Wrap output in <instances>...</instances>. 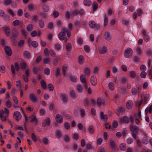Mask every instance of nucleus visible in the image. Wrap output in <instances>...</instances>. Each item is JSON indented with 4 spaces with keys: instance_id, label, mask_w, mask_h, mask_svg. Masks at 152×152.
Instances as JSON below:
<instances>
[{
    "instance_id": "f257e3e1",
    "label": "nucleus",
    "mask_w": 152,
    "mask_h": 152,
    "mask_svg": "<svg viewBox=\"0 0 152 152\" xmlns=\"http://www.w3.org/2000/svg\"><path fill=\"white\" fill-rule=\"evenodd\" d=\"M130 121L132 124L133 123L134 118L132 116H131L129 118L126 116H124L122 118L120 119V122L122 123L124 122L126 124H128Z\"/></svg>"
},
{
    "instance_id": "f03ea898",
    "label": "nucleus",
    "mask_w": 152,
    "mask_h": 152,
    "mask_svg": "<svg viewBox=\"0 0 152 152\" xmlns=\"http://www.w3.org/2000/svg\"><path fill=\"white\" fill-rule=\"evenodd\" d=\"M133 53L132 49L131 48H128L125 50L124 56L126 58H130L132 57Z\"/></svg>"
},
{
    "instance_id": "7ed1b4c3",
    "label": "nucleus",
    "mask_w": 152,
    "mask_h": 152,
    "mask_svg": "<svg viewBox=\"0 0 152 152\" xmlns=\"http://www.w3.org/2000/svg\"><path fill=\"white\" fill-rule=\"evenodd\" d=\"M150 95L148 94H145L143 99H141L140 101L138 104H147L148 100L149 98Z\"/></svg>"
},
{
    "instance_id": "20e7f679",
    "label": "nucleus",
    "mask_w": 152,
    "mask_h": 152,
    "mask_svg": "<svg viewBox=\"0 0 152 152\" xmlns=\"http://www.w3.org/2000/svg\"><path fill=\"white\" fill-rule=\"evenodd\" d=\"M13 118L16 120L18 121L21 119V115L20 113L18 111L15 112L13 114Z\"/></svg>"
},
{
    "instance_id": "39448f33",
    "label": "nucleus",
    "mask_w": 152,
    "mask_h": 152,
    "mask_svg": "<svg viewBox=\"0 0 152 152\" xmlns=\"http://www.w3.org/2000/svg\"><path fill=\"white\" fill-rule=\"evenodd\" d=\"M50 123V120L48 118H47L45 120L43 121L42 125L43 127H45L46 126H49Z\"/></svg>"
},
{
    "instance_id": "423d86ee",
    "label": "nucleus",
    "mask_w": 152,
    "mask_h": 152,
    "mask_svg": "<svg viewBox=\"0 0 152 152\" xmlns=\"http://www.w3.org/2000/svg\"><path fill=\"white\" fill-rule=\"evenodd\" d=\"M4 50L6 54L9 56H11L12 54V51L10 47L5 46L4 47Z\"/></svg>"
},
{
    "instance_id": "0eeeda50",
    "label": "nucleus",
    "mask_w": 152,
    "mask_h": 152,
    "mask_svg": "<svg viewBox=\"0 0 152 152\" xmlns=\"http://www.w3.org/2000/svg\"><path fill=\"white\" fill-rule=\"evenodd\" d=\"M99 51L100 54H103L105 53L107 51V48L105 46H99Z\"/></svg>"
},
{
    "instance_id": "6e6552de",
    "label": "nucleus",
    "mask_w": 152,
    "mask_h": 152,
    "mask_svg": "<svg viewBox=\"0 0 152 152\" xmlns=\"http://www.w3.org/2000/svg\"><path fill=\"white\" fill-rule=\"evenodd\" d=\"M142 34L143 36V39L146 42H147L149 41L150 37L149 36L146 34V31L144 30L142 31Z\"/></svg>"
},
{
    "instance_id": "1a4fd4ad",
    "label": "nucleus",
    "mask_w": 152,
    "mask_h": 152,
    "mask_svg": "<svg viewBox=\"0 0 152 152\" xmlns=\"http://www.w3.org/2000/svg\"><path fill=\"white\" fill-rule=\"evenodd\" d=\"M109 146L113 150H115L116 149V146L115 142L111 140H110Z\"/></svg>"
},
{
    "instance_id": "9d476101",
    "label": "nucleus",
    "mask_w": 152,
    "mask_h": 152,
    "mask_svg": "<svg viewBox=\"0 0 152 152\" xmlns=\"http://www.w3.org/2000/svg\"><path fill=\"white\" fill-rule=\"evenodd\" d=\"M65 34V32L63 31H62L59 33L58 37L61 40H63L65 39L66 37Z\"/></svg>"
},
{
    "instance_id": "9b49d317",
    "label": "nucleus",
    "mask_w": 152,
    "mask_h": 152,
    "mask_svg": "<svg viewBox=\"0 0 152 152\" xmlns=\"http://www.w3.org/2000/svg\"><path fill=\"white\" fill-rule=\"evenodd\" d=\"M56 120L58 123H61L63 122V117L61 115L57 114L56 116Z\"/></svg>"
},
{
    "instance_id": "f8f14e48",
    "label": "nucleus",
    "mask_w": 152,
    "mask_h": 152,
    "mask_svg": "<svg viewBox=\"0 0 152 152\" xmlns=\"http://www.w3.org/2000/svg\"><path fill=\"white\" fill-rule=\"evenodd\" d=\"M30 100L34 102H36L37 101V99L36 96L33 94H30L29 96Z\"/></svg>"
},
{
    "instance_id": "ddd939ff",
    "label": "nucleus",
    "mask_w": 152,
    "mask_h": 152,
    "mask_svg": "<svg viewBox=\"0 0 152 152\" xmlns=\"http://www.w3.org/2000/svg\"><path fill=\"white\" fill-rule=\"evenodd\" d=\"M2 29H4V32L7 36H8L10 35V30L9 27H4L2 28Z\"/></svg>"
},
{
    "instance_id": "4468645a",
    "label": "nucleus",
    "mask_w": 152,
    "mask_h": 152,
    "mask_svg": "<svg viewBox=\"0 0 152 152\" xmlns=\"http://www.w3.org/2000/svg\"><path fill=\"white\" fill-rule=\"evenodd\" d=\"M91 82L93 86H95L97 83L96 77L95 76H92L91 79Z\"/></svg>"
},
{
    "instance_id": "2eb2a0df",
    "label": "nucleus",
    "mask_w": 152,
    "mask_h": 152,
    "mask_svg": "<svg viewBox=\"0 0 152 152\" xmlns=\"http://www.w3.org/2000/svg\"><path fill=\"white\" fill-rule=\"evenodd\" d=\"M12 36L14 37H17L18 36V33L17 29L15 28H13L12 31Z\"/></svg>"
},
{
    "instance_id": "dca6fc26",
    "label": "nucleus",
    "mask_w": 152,
    "mask_h": 152,
    "mask_svg": "<svg viewBox=\"0 0 152 152\" xmlns=\"http://www.w3.org/2000/svg\"><path fill=\"white\" fill-rule=\"evenodd\" d=\"M140 105H139L138 106V113H134V117L135 118H141V111L139 108Z\"/></svg>"
},
{
    "instance_id": "f3484780",
    "label": "nucleus",
    "mask_w": 152,
    "mask_h": 152,
    "mask_svg": "<svg viewBox=\"0 0 152 152\" xmlns=\"http://www.w3.org/2000/svg\"><path fill=\"white\" fill-rule=\"evenodd\" d=\"M60 96L61 99L63 102H66L67 101L68 98L66 95L63 93H61L60 94Z\"/></svg>"
},
{
    "instance_id": "a211bd4d",
    "label": "nucleus",
    "mask_w": 152,
    "mask_h": 152,
    "mask_svg": "<svg viewBox=\"0 0 152 152\" xmlns=\"http://www.w3.org/2000/svg\"><path fill=\"white\" fill-rule=\"evenodd\" d=\"M130 130L132 132H136L137 133L138 132V128L137 127L134 126L132 124L130 125Z\"/></svg>"
},
{
    "instance_id": "6ab92c4d",
    "label": "nucleus",
    "mask_w": 152,
    "mask_h": 152,
    "mask_svg": "<svg viewBox=\"0 0 152 152\" xmlns=\"http://www.w3.org/2000/svg\"><path fill=\"white\" fill-rule=\"evenodd\" d=\"M4 114V111L3 110H0V118L1 120L3 121H4L6 120V116H3Z\"/></svg>"
},
{
    "instance_id": "aec40b11",
    "label": "nucleus",
    "mask_w": 152,
    "mask_h": 152,
    "mask_svg": "<svg viewBox=\"0 0 152 152\" xmlns=\"http://www.w3.org/2000/svg\"><path fill=\"white\" fill-rule=\"evenodd\" d=\"M97 101L98 104H104L106 103V101L104 99H101L100 97L97 98Z\"/></svg>"
},
{
    "instance_id": "412c9836",
    "label": "nucleus",
    "mask_w": 152,
    "mask_h": 152,
    "mask_svg": "<svg viewBox=\"0 0 152 152\" xmlns=\"http://www.w3.org/2000/svg\"><path fill=\"white\" fill-rule=\"evenodd\" d=\"M88 130L89 133L91 134H93L94 133L95 129L94 126L92 125H90L89 126Z\"/></svg>"
},
{
    "instance_id": "4be33fe9",
    "label": "nucleus",
    "mask_w": 152,
    "mask_h": 152,
    "mask_svg": "<svg viewBox=\"0 0 152 152\" xmlns=\"http://www.w3.org/2000/svg\"><path fill=\"white\" fill-rule=\"evenodd\" d=\"M62 133L60 130H58L56 131L55 134V136L56 138L58 139H59L62 137Z\"/></svg>"
},
{
    "instance_id": "5701e85b",
    "label": "nucleus",
    "mask_w": 152,
    "mask_h": 152,
    "mask_svg": "<svg viewBox=\"0 0 152 152\" xmlns=\"http://www.w3.org/2000/svg\"><path fill=\"white\" fill-rule=\"evenodd\" d=\"M62 30L64 31L65 33H67V36L68 37H70L71 32L70 30L63 28H62Z\"/></svg>"
},
{
    "instance_id": "b1692460",
    "label": "nucleus",
    "mask_w": 152,
    "mask_h": 152,
    "mask_svg": "<svg viewBox=\"0 0 152 152\" xmlns=\"http://www.w3.org/2000/svg\"><path fill=\"white\" fill-rule=\"evenodd\" d=\"M68 68V66L66 64L64 65L62 67V72L64 76L66 75V72L67 71Z\"/></svg>"
},
{
    "instance_id": "393cba45",
    "label": "nucleus",
    "mask_w": 152,
    "mask_h": 152,
    "mask_svg": "<svg viewBox=\"0 0 152 152\" xmlns=\"http://www.w3.org/2000/svg\"><path fill=\"white\" fill-rule=\"evenodd\" d=\"M89 27L92 28H95L96 26V23L94 20H91L88 23Z\"/></svg>"
},
{
    "instance_id": "a878e982",
    "label": "nucleus",
    "mask_w": 152,
    "mask_h": 152,
    "mask_svg": "<svg viewBox=\"0 0 152 152\" xmlns=\"http://www.w3.org/2000/svg\"><path fill=\"white\" fill-rule=\"evenodd\" d=\"M78 63L80 64H83L84 62V57L81 55L79 56L78 57Z\"/></svg>"
},
{
    "instance_id": "bb28decb",
    "label": "nucleus",
    "mask_w": 152,
    "mask_h": 152,
    "mask_svg": "<svg viewBox=\"0 0 152 152\" xmlns=\"http://www.w3.org/2000/svg\"><path fill=\"white\" fill-rule=\"evenodd\" d=\"M104 36L105 39L106 40H110L111 39V37L110 35V33L108 32H105Z\"/></svg>"
},
{
    "instance_id": "cd10ccee",
    "label": "nucleus",
    "mask_w": 152,
    "mask_h": 152,
    "mask_svg": "<svg viewBox=\"0 0 152 152\" xmlns=\"http://www.w3.org/2000/svg\"><path fill=\"white\" fill-rule=\"evenodd\" d=\"M100 115L101 119L105 121H106L107 119V115H104L103 112L102 111L100 113Z\"/></svg>"
},
{
    "instance_id": "c85d7f7f",
    "label": "nucleus",
    "mask_w": 152,
    "mask_h": 152,
    "mask_svg": "<svg viewBox=\"0 0 152 152\" xmlns=\"http://www.w3.org/2000/svg\"><path fill=\"white\" fill-rule=\"evenodd\" d=\"M24 57L27 58L29 59L31 57V54L28 51H25L23 52Z\"/></svg>"
},
{
    "instance_id": "c756f323",
    "label": "nucleus",
    "mask_w": 152,
    "mask_h": 152,
    "mask_svg": "<svg viewBox=\"0 0 152 152\" xmlns=\"http://www.w3.org/2000/svg\"><path fill=\"white\" fill-rule=\"evenodd\" d=\"M85 75L84 74H81L80 76V79L81 81L83 83H86V80L85 78Z\"/></svg>"
},
{
    "instance_id": "7c9ffc66",
    "label": "nucleus",
    "mask_w": 152,
    "mask_h": 152,
    "mask_svg": "<svg viewBox=\"0 0 152 152\" xmlns=\"http://www.w3.org/2000/svg\"><path fill=\"white\" fill-rule=\"evenodd\" d=\"M84 72L85 75L87 76H89L90 75V69L88 67H86L84 69Z\"/></svg>"
},
{
    "instance_id": "2f4dec72",
    "label": "nucleus",
    "mask_w": 152,
    "mask_h": 152,
    "mask_svg": "<svg viewBox=\"0 0 152 152\" xmlns=\"http://www.w3.org/2000/svg\"><path fill=\"white\" fill-rule=\"evenodd\" d=\"M83 3L84 5L86 6H89L92 4L91 0H84Z\"/></svg>"
},
{
    "instance_id": "473e14b6",
    "label": "nucleus",
    "mask_w": 152,
    "mask_h": 152,
    "mask_svg": "<svg viewBox=\"0 0 152 152\" xmlns=\"http://www.w3.org/2000/svg\"><path fill=\"white\" fill-rule=\"evenodd\" d=\"M40 84L42 88L43 89H45L47 88V86L46 85V82L44 80H41L40 82Z\"/></svg>"
},
{
    "instance_id": "72a5a7b5",
    "label": "nucleus",
    "mask_w": 152,
    "mask_h": 152,
    "mask_svg": "<svg viewBox=\"0 0 152 152\" xmlns=\"http://www.w3.org/2000/svg\"><path fill=\"white\" fill-rule=\"evenodd\" d=\"M152 110V105H150L149 107H147L145 110V114L147 115L149 112L150 113H151Z\"/></svg>"
},
{
    "instance_id": "f704fd0d",
    "label": "nucleus",
    "mask_w": 152,
    "mask_h": 152,
    "mask_svg": "<svg viewBox=\"0 0 152 152\" xmlns=\"http://www.w3.org/2000/svg\"><path fill=\"white\" fill-rule=\"evenodd\" d=\"M38 23L39 27L41 28H43L45 26L44 21L42 20H39Z\"/></svg>"
},
{
    "instance_id": "c9c22d12",
    "label": "nucleus",
    "mask_w": 152,
    "mask_h": 152,
    "mask_svg": "<svg viewBox=\"0 0 152 152\" xmlns=\"http://www.w3.org/2000/svg\"><path fill=\"white\" fill-rule=\"evenodd\" d=\"M119 148L122 151H125L126 148V144L124 143H122L120 145Z\"/></svg>"
},
{
    "instance_id": "e433bc0d",
    "label": "nucleus",
    "mask_w": 152,
    "mask_h": 152,
    "mask_svg": "<svg viewBox=\"0 0 152 152\" xmlns=\"http://www.w3.org/2000/svg\"><path fill=\"white\" fill-rule=\"evenodd\" d=\"M92 6L93 10L94 11H95L97 10L98 7L97 3L96 1H94L93 3Z\"/></svg>"
},
{
    "instance_id": "4c0bfd02",
    "label": "nucleus",
    "mask_w": 152,
    "mask_h": 152,
    "mask_svg": "<svg viewBox=\"0 0 152 152\" xmlns=\"http://www.w3.org/2000/svg\"><path fill=\"white\" fill-rule=\"evenodd\" d=\"M76 90L77 91L79 92H81L83 91L82 86L79 84L77 85L76 86Z\"/></svg>"
},
{
    "instance_id": "58836bf2",
    "label": "nucleus",
    "mask_w": 152,
    "mask_h": 152,
    "mask_svg": "<svg viewBox=\"0 0 152 152\" xmlns=\"http://www.w3.org/2000/svg\"><path fill=\"white\" fill-rule=\"evenodd\" d=\"M108 87L110 89L111 91H113L115 89L114 84L112 82H110L109 83Z\"/></svg>"
},
{
    "instance_id": "ea45409f",
    "label": "nucleus",
    "mask_w": 152,
    "mask_h": 152,
    "mask_svg": "<svg viewBox=\"0 0 152 152\" xmlns=\"http://www.w3.org/2000/svg\"><path fill=\"white\" fill-rule=\"evenodd\" d=\"M108 23V18L107 17L106 15H104V26H106Z\"/></svg>"
},
{
    "instance_id": "a19ab883",
    "label": "nucleus",
    "mask_w": 152,
    "mask_h": 152,
    "mask_svg": "<svg viewBox=\"0 0 152 152\" xmlns=\"http://www.w3.org/2000/svg\"><path fill=\"white\" fill-rule=\"evenodd\" d=\"M79 14V11L77 10H75L72 11L71 12V15L72 16H75Z\"/></svg>"
},
{
    "instance_id": "79ce46f5",
    "label": "nucleus",
    "mask_w": 152,
    "mask_h": 152,
    "mask_svg": "<svg viewBox=\"0 0 152 152\" xmlns=\"http://www.w3.org/2000/svg\"><path fill=\"white\" fill-rule=\"evenodd\" d=\"M69 95L73 98H75L76 97V94L73 90H71L70 91Z\"/></svg>"
},
{
    "instance_id": "37998d69",
    "label": "nucleus",
    "mask_w": 152,
    "mask_h": 152,
    "mask_svg": "<svg viewBox=\"0 0 152 152\" xmlns=\"http://www.w3.org/2000/svg\"><path fill=\"white\" fill-rule=\"evenodd\" d=\"M138 92L139 91H137V89L136 88H133L132 89L131 92L133 95H136L137 92Z\"/></svg>"
},
{
    "instance_id": "c03bdc74",
    "label": "nucleus",
    "mask_w": 152,
    "mask_h": 152,
    "mask_svg": "<svg viewBox=\"0 0 152 152\" xmlns=\"http://www.w3.org/2000/svg\"><path fill=\"white\" fill-rule=\"evenodd\" d=\"M80 112L81 117L82 118L84 117L86 114V112L85 110L83 109L82 108L80 110Z\"/></svg>"
},
{
    "instance_id": "a18cd8bd",
    "label": "nucleus",
    "mask_w": 152,
    "mask_h": 152,
    "mask_svg": "<svg viewBox=\"0 0 152 152\" xmlns=\"http://www.w3.org/2000/svg\"><path fill=\"white\" fill-rule=\"evenodd\" d=\"M42 9L43 10L46 12H48L49 9V7L46 4L44 5L43 6Z\"/></svg>"
},
{
    "instance_id": "49530a36",
    "label": "nucleus",
    "mask_w": 152,
    "mask_h": 152,
    "mask_svg": "<svg viewBox=\"0 0 152 152\" xmlns=\"http://www.w3.org/2000/svg\"><path fill=\"white\" fill-rule=\"evenodd\" d=\"M71 44L70 43H68L66 44V50L69 51H70L72 49Z\"/></svg>"
},
{
    "instance_id": "de8ad7c7",
    "label": "nucleus",
    "mask_w": 152,
    "mask_h": 152,
    "mask_svg": "<svg viewBox=\"0 0 152 152\" xmlns=\"http://www.w3.org/2000/svg\"><path fill=\"white\" fill-rule=\"evenodd\" d=\"M42 141L44 144L47 145L49 143V140L48 138L44 137L42 139Z\"/></svg>"
},
{
    "instance_id": "09e8293b",
    "label": "nucleus",
    "mask_w": 152,
    "mask_h": 152,
    "mask_svg": "<svg viewBox=\"0 0 152 152\" xmlns=\"http://www.w3.org/2000/svg\"><path fill=\"white\" fill-rule=\"evenodd\" d=\"M33 28V26L32 24H30L28 25L27 26V30L29 31H32Z\"/></svg>"
},
{
    "instance_id": "8fccbe9b",
    "label": "nucleus",
    "mask_w": 152,
    "mask_h": 152,
    "mask_svg": "<svg viewBox=\"0 0 152 152\" xmlns=\"http://www.w3.org/2000/svg\"><path fill=\"white\" fill-rule=\"evenodd\" d=\"M48 88L49 91H53L54 89L53 86L52 84L50 83L48 85Z\"/></svg>"
},
{
    "instance_id": "3c124183",
    "label": "nucleus",
    "mask_w": 152,
    "mask_h": 152,
    "mask_svg": "<svg viewBox=\"0 0 152 152\" xmlns=\"http://www.w3.org/2000/svg\"><path fill=\"white\" fill-rule=\"evenodd\" d=\"M31 137L32 140L34 142L37 141V137L34 133H33L32 134Z\"/></svg>"
},
{
    "instance_id": "603ef678",
    "label": "nucleus",
    "mask_w": 152,
    "mask_h": 152,
    "mask_svg": "<svg viewBox=\"0 0 152 152\" xmlns=\"http://www.w3.org/2000/svg\"><path fill=\"white\" fill-rule=\"evenodd\" d=\"M30 121L31 123H32L35 121V124H37L38 122V120L36 118L35 116H33V118L31 119Z\"/></svg>"
},
{
    "instance_id": "864d4df0",
    "label": "nucleus",
    "mask_w": 152,
    "mask_h": 152,
    "mask_svg": "<svg viewBox=\"0 0 152 152\" xmlns=\"http://www.w3.org/2000/svg\"><path fill=\"white\" fill-rule=\"evenodd\" d=\"M70 79L73 82H76L77 81V78L76 76H71Z\"/></svg>"
},
{
    "instance_id": "5fc2aeb1",
    "label": "nucleus",
    "mask_w": 152,
    "mask_h": 152,
    "mask_svg": "<svg viewBox=\"0 0 152 152\" xmlns=\"http://www.w3.org/2000/svg\"><path fill=\"white\" fill-rule=\"evenodd\" d=\"M49 53L50 55L53 57H55L56 56V53L53 50H50L49 51Z\"/></svg>"
},
{
    "instance_id": "6e6d98bb",
    "label": "nucleus",
    "mask_w": 152,
    "mask_h": 152,
    "mask_svg": "<svg viewBox=\"0 0 152 152\" xmlns=\"http://www.w3.org/2000/svg\"><path fill=\"white\" fill-rule=\"evenodd\" d=\"M146 72H145V71H143L141 73L140 76L141 78H145L146 77Z\"/></svg>"
},
{
    "instance_id": "4d7b16f0",
    "label": "nucleus",
    "mask_w": 152,
    "mask_h": 152,
    "mask_svg": "<svg viewBox=\"0 0 152 152\" xmlns=\"http://www.w3.org/2000/svg\"><path fill=\"white\" fill-rule=\"evenodd\" d=\"M64 128L68 130L70 128V125L69 123L68 122H66L64 124Z\"/></svg>"
},
{
    "instance_id": "13d9d810",
    "label": "nucleus",
    "mask_w": 152,
    "mask_h": 152,
    "mask_svg": "<svg viewBox=\"0 0 152 152\" xmlns=\"http://www.w3.org/2000/svg\"><path fill=\"white\" fill-rule=\"evenodd\" d=\"M24 41L22 40L19 42L18 45L19 47H21L24 45Z\"/></svg>"
},
{
    "instance_id": "bf43d9fd",
    "label": "nucleus",
    "mask_w": 152,
    "mask_h": 152,
    "mask_svg": "<svg viewBox=\"0 0 152 152\" xmlns=\"http://www.w3.org/2000/svg\"><path fill=\"white\" fill-rule=\"evenodd\" d=\"M118 126V123L116 121H114L112 123V126L114 128H116Z\"/></svg>"
},
{
    "instance_id": "052dcab7",
    "label": "nucleus",
    "mask_w": 152,
    "mask_h": 152,
    "mask_svg": "<svg viewBox=\"0 0 152 152\" xmlns=\"http://www.w3.org/2000/svg\"><path fill=\"white\" fill-rule=\"evenodd\" d=\"M126 142L128 144H130L133 142V140L132 138H129L127 139Z\"/></svg>"
},
{
    "instance_id": "680f3d73",
    "label": "nucleus",
    "mask_w": 152,
    "mask_h": 152,
    "mask_svg": "<svg viewBox=\"0 0 152 152\" xmlns=\"http://www.w3.org/2000/svg\"><path fill=\"white\" fill-rule=\"evenodd\" d=\"M14 65L16 71H18L20 69L18 63L17 62H15L14 64Z\"/></svg>"
},
{
    "instance_id": "e2e57ef3",
    "label": "nucleus",
    "mask_w": 152,
    "mask_h": 152,
    "mask_svg": "<svg viewBox=\"0 0 152 152\" xmlns=\"http://www.w3.org/2000/svg\"><path fill=\"white\" fill-rule=\"evenodd\" d=\"M28 10L30 11L33 9L34 8V6L33 4H29L28 5Z\"/></svg>"
},
{
    "instance_id": "0e129e2a",
    "label": "nucleus",
    "mask_w": 152,
    "mask_h": 152,
    "mask_svg": "<svg viewBox=\"0 0 152 152\" xmlns=\"http://www.w3.org/2000/svg\"><path fill=\"white\" fill-rule=\"evenodd\" d=\"M50 70L48 68H46L44 71V74L47 75H49L50 74Z\"/></svg>"
},
{
    "instance_id": "69168bd1",
    "label": "nucleus",
    "mask_w": 152,
    "mask_h": 152,
    "mask_svg": "<svg viewBox=\"0 0 152 152\" xmlns=\"http://www.w3.org/2000/svg\"><path fill=\"white\" fill-rule=\"evenodd\" d=\"M21 68L23 69H26V64L24 62L21 63L20 64Z\"/></svg>"
},
{
    "instance_id": "338daca9",
    "label": "nucleus",
    "mask_w": 152,
    "mask_h": 152,
    "mask_svg": "<svg viewBox=\"0 0 152 152\" xmlns=\"http://www.w3.org/2000/svg\"><path fill=\"white\" fill-rule=\"evenodd\" d=\"M31 45L33 47L36 48L38 46V44L37 42L33 41L31 42Z\"/></svg>"
},
{
    "instance_id": "774afa93",
    "label": "nucleus",
    "mask_w": 152,
    "mask_h": 152,
    "mask_svg": "<svg viewBox=\"0 0 152 152\" xmlns=\"http://www.w3.org/2000/svg\"><path fill=\"white\" fill-rule=\"evenodd\" d=\"M64 140L66 142H69L70 140L69 137L67 135H66L64 138Z\"/></svg>"
}]
</instances>
